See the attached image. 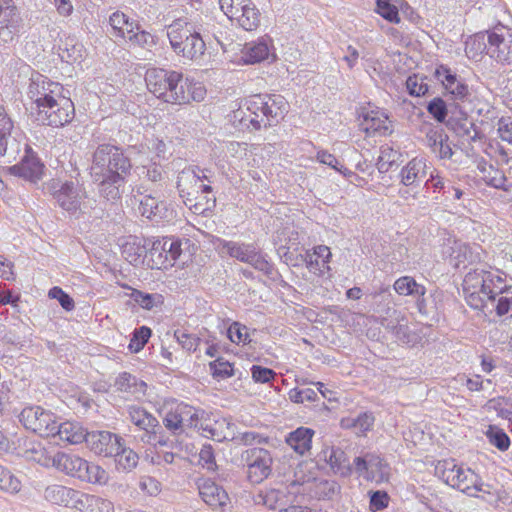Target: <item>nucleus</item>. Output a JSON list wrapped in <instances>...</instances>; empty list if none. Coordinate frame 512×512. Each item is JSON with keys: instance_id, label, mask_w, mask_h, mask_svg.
I'll use <instances>...</instances> for the list:
<instances>
[{"instance_id": "obj_1", "label": "nucleus", "mask_w": 512, "mask_h": 512, "mask_svg": "<svg viewBox=\"0 0 512 512\" xmlns=\"http://www.w3.org/2000/svg\"><path fill=\"white\" fill-rule=\"evenodd\" d=\"M148 90L165 103L189 104L204 100L206 89L200 82L184 78L183 74L163 68H149L145 74Z\"/></svg>"}, {"instance_id": "obj_2", "label": "nucleus", "mask_w": 512, "mask_h": 512, "mask_svg": "<svg viewBox=\"0 0 512 512\" xmlns=\"http://www.w3.org/2000/svg\"><path fill=\"white\" fill-rule=\"evenodd\" d=\"M288 108L282 95L257 94L246 98L243 107L233 111L231 119L242 129L260 130L278 124L288 113Z\"/></svg>"}, {"instance_id": "obj_3", "label": "nucleus", "mask_w": 512, "mask_h": 512, "mask_svg": "<svg viewBox=\"0 0 512 512\" xmlns=\"http://www.w3.org/2000/svg\"><path fill=\"white\" fill-rule=\"evenodd\" d=\"M179 239L163 237L162 239L135 237L132 242H127L123 247V253L127 255L129 262H137L142 257H149V266L152 269H167L172 267L182 253Z\"/></svg>"}, {"instance_id": "obj_4", "label": "nucleus", "mask_w": 512, "mask_h": 512, "mask_svg": "<svg viewBox=\"0 0 512 512\" xmlns=\"http://www.w3.org/2000/svg\"><path fill=\"white\" fill-rule=\"evenodd\" d=\"M132 169L130 158L124 150L112 144H100L92 155L91 175L112 176L117 173L129 176Z\"/></svg>"}, {"instance_id": "obj_5", "label": "nucleus", "mask_w": 512, "mask_h": 512, "mask_svg": "<svg viewBox=\"0 0 512 512\" xmlns=\"http://www.w3.org/2000/svg\"><path fill=\"white\" fill-rule=\"evenodd\" d=\"M174 52L189 60L201 57L205 51V41L191 24L182 20L174 21L167 32Z\"/></svg>"}, {"instance_id": "obj_6", "label": "nucleus", "mask_w": 512, "mask_h": 512, "mask_svg": "<svg viewBox=\"0 0 512 512\" xmlns=\"http://www.w3.org/2000/svg\"><path fill=\"white\" fill-rule=\"evenodd\" d=\"M214 178L215 174L211 169L190 165L178 173L176 188L178 192L185 193L187 196H194L198 188H201L202 193H212L213 188L210 183Z\"/></svg>"}, {"instance_id": "obj_7", "label": "nucleus", "mask_w": 512, "mask_h": 512, "mask_svg": "<svg viewBox=\"0 0 512 512\" xmlns=\"http://www.w3.org/2000/svg\"><path fill=\"white\" fill-rule=\"evenodd\" d=\"M241 462L246 466L247 479L252 484H259L272 472L273 458L267 449L253 447L241 453Z\"/></svg>"}, {"instance_id": "obj_8", "label": "nucleus", "mask_w": 512, "mask_h": 512, "mask_svg": "<svg viewBox=\"0 0 512 512\" xmlns=\"http://www.w3.org/2000/svg\"><path fill=\"white\" fill-rule=\"evenodd\" d=\"M52 102L39 107L37 121L43 125L62 127L69 123L75 114L74 104L66 95L52 98Z\"/></svg>"}, {"instance_id": "obj_9", "label": "nucleus", "mask_w": 512, "mask_h": 512, "mask_svg": "<svg viewBox=\"0 0 512 512\" xmlns=\"http://www.w3.org/2000/svg\"><path fill=\"white\" fill-rule=\"evenodd\" d=\"M24 140L21 129L14 125L6 109L0 105V156L14 160L21 151Z\"/></svg>"}, {"instance_id": "obj_10", "label": "nucleus", "mask_w": 512, "mask_h": 512, "mask_svg": "<svg viewBox=\"0 0 512 512\" xmlns=\"http://www.w3.org/2000/svg\"><path fill=\"white\" fill-rule=\"evenodd\" d=\"M56 419L57 417L51 411L40 406L26 407L19 415V421L23 426L41 437L53 435Z\"/></svg>"}, {"instance_id": "obj_11", "label": "nucleus", "mask_w": 512, "mask_h": 512, "mask_svg": "<svg viewBox=\"0 0 512 512\" xmlns=\"http://www.w3.org/2000/svg\"><path fill=\"white\" fill-rule=\"evenodd\" d=\"M488 55L501 64H512V32L498 25L487 31Z\"/></svg>"}, {"instance_id": "obj_12", "label": "nucleus", "mask_w": 512, "mask_h": 512, "mask_svg": "<svg viewBox=\"0 0 512 512\" xmlns=\"http://www.w3.org/2000/svg\"><path fill=\"white\" fill-rule=\"evenodd\" d=\"M354 472L367 480H383L389 474L388 464L376 452H365L353 460Z\"/></svg>"}, {"instance_id": "obj_13", "label": "nucleus", "mask_w": 512, "mask_h": 512, "mask_svg": "<svg viewBox=\"0 0 512 512\" xmlns=\"http://www.w3.org/2000/svg\"><path fill=\"white\" fill-rule=\"evenodd\" d=\"M58 205L69 214L83 213L82 201L86 197L85 190L73 181H66L53 192Z\"/></svg>"}, {"instance_id": "obj_14", "label": "nucleus", "mask_w": 512, "mask_h": 512, "mask_svg": "<svg viewBox=\"0 0 512 512\" xmlns=\"http://www.w3.org/2000/svg\"><path fill=\"white\" fill-rule=\"evenodd\" d=\"M123 442L124 439L121 436L110 431H91L88 432L86 439L88 448L102 457H112Z\"/></svg>"}, {"instance_id": "obj_15", "label": "nucleus", "mask_w": 512, "mask_h": 512, "mask_svg": "<svg viewBox=\"0 0 512 512\" xmlns=\"http://www.w3.org/2000/svg\"><path fill=\"white\" fill-rule=\"evenodd\" d=\"M65 92L63 86L57 82H52L46 77L39 75L36 79H32L29 85L28 95L36 104L37 109L48 102H52V98H57Z\"/></svg>"}, {"instance_id": "obj_16", "label": "nucleus", "mask_w": 512, "mask_h": 512, "mask_svg": "<svg viewBox=\"0 0 512 512\" xmlns=\"http://www.w3.org/2000/svg\"><path fill=\"white\" fill-rule=\"evenodd\" d=\"M22 146H24L26 154L19 164L9 167V172L12 175L19 176L25 180L36 183L41 180L43 176L44 165L27 145L25 140L22 142Z\"/></svg>"}, {"instance_id": "obj_17", "label": "nucleus", "mask_w": 512, "mask_h": 512, "mask_svg": "<svg viewBox=\"0 0 512 512\" xmlns=\"http://www.w3.org/2000/svg\"><path fill=\"white\" fill-rule=\"evenodd\" d=\"M435 77L440 81L445 90L452 95L455 100L466 101L469 99L471 92L465 81L453 73L446 66H439L435 70Z\"/></svg>"}, {"instance_id": "obj_18", "label": "nucleus", "mask_w": 512, "mask_h": 512, "mask_svg": "<svg viewBox=\"0 0 512 512\" xmlns=\"http://www.w3.org/2000/svg\"><path fill=\"white\" fill-rule=\"evenodd\" d=\"M22 19L16 7L0 8V44L12 43L21 28Z\"/></svg>"}, {"instance_id": "obj_19", "label": "nucleus", "mask_w": 512, "mask_h": 512, "mask_svg": "<svg viewBox=\"0 0 512 512\" xmlns=\"http://www.w3.org/2000/svg\"><path fill=\"white\" fill-rule=\"evenodd\" d=\"M335 475L343 478L350 477L354 472V465L349 461L346 453L339 447H326L319 454Z\"/></svg>"}, {"instance_id": "obj_20", "label": "nucleus", "mask_w": 512, "mask_h": 512, "mask_svg": "<svg viewBox=\"0 0 512 512\" xmlns=\"http://www.w3.org/2000/svg\"><path fill=\"white\" fill-rule=\"evenodd\" d=\"M374 301V312L378 315V322L384 327V323L401 318V312L393 307L392 294L389 288H382L379 292L372 295Z\"/></svg>"}, {"instance_id": "obj_21", "label": "nucleus", "mask_w": 512, "mask_h": 512, "mask_svg": "<svg viewBox=\"0 0 512 512\" xmlns=\"http://www.w3.org/2000/svg\"><path fill=\"white\" fill-rule=\"evenodd\" d=\"M199 431L203 436L218 442L233 441L236 438L235 424L227 418H220L212 422L208 417V420L199 426Z\"/></svg>"}, {"instance_id": "obj_22", "label": "nucleus", "mask_w": 512, "mask_h": 512, "mask_svg": "<svg viewBox=\"0 0 512 512\" xmlns=\"http://www.w3.org/2000/svg\"><path fill=\"white\" fill-rule=\"evenodd\" d=\"M94 183L98 185L99 194L108 201H114L120 198L121 188L124 186L128 176L117 173L112 176L91 175Z\"/></svg>"}, {"instance_id": "obj_23", "label": "nucleus", "mask_w": 512, "mask_h": 512, "mask_svg": "<svg viewBox=\"0 0 512 512\" xmlns=\"http://www.w3.org/2000/svg\"><path fill=\"white\" fill-rule=\"evenodd\" d=\"M185 206L194 214L207 215L216 207V196L212 193H202L201 188L197 189L194 196H187L185 193L178 192Z\"/></svg>"}, {"instance_id": "obj_24", "label": "nucleus", "mask_w": 512, "mask_h": 512, "mask_svg": "<svg viewBox=\"0 0 512 512\" xmlns=\"http://www.w3.org/2000/svg\"><path fill=\"white\" fill-rule=\"evenodd\" d=\"M362 130L370 135H388L392 132L387 115L381 111L371 110L363 115Z\"/></svg>"}, {"instance_id": "obj_25", "label": "nucleus", "mask_w": 512, "mask_h": 512, "mask_svg": "<svg viewBox=\"0 0 512 512\" xmlns=\"http://www.w3.org/2000/svg\"><path fill=\"white\" fill-rule=\"evenodd\" d=\"M82 465H85V459L76 455L58 451L54 454V466L59 472L79 480Z\"/></svg>"}, {"instance_id": "obj_26", "label": "nucleus", "mask_w": 512, "mask_h": 512, "mask_svg": "<svg viewBox=\"0 0 512 512\" xmlns=\"http://www.w3.org/2000/svg\"><path fill=\"white\" fill-rule=\"evenodd\" d=\"M55 429L51 437H56L69 444H80L86 442L88 432L85 431L78 423L73 422H55Z\"/></svg>"}, {"instance_id": "obj_27", "label": "nucleus", "mask_w": 512, "mask_h": 512, "mask_svg": "<svg viewBox=\"0 0 512 512\" xmlns=\"http://www.w3.org/2000/svg\"><path fill=\"white\" fill-rule=\"evenodd\" d=\"M216 250L220 254H227L232 258H235L241 262H246L248 260L249 254L252 252L254 248V244H247L235 241H227L221 238H217L214 242Z\"/></svg>"}, {"instance_id": "obj_28", "label": "nucleus", "mask_w": 512, "mask_h": 512, "mask_svg": "<svg viewBox=\"0 0 512 512\" xmlns=\"http://www.w3.org/2000/svg\"><path fill=\"white\" fill-rule=\"evenodd\" d=\"M202 500L213 509L223 508L228 501L227 492L212 481H205L199 489Z\"/></svg>"}, {"instance_id": "obj_29", "label": "nucleus", "mask_w": 512, "mask_h": 512, "mask_svg": "<svg viewBox=\"0 0 512 512\" xmlns=\"http://www.w3.org/2000/svg\"><path fill=\"white\" fill-rule=\"evenodd\" d=\"M128 415L130 421L139 429L143 430L144 434H149L155 429H160V423L157 418L140 406H129Z\"/></svg>"}, {"instance_id": "obj_30", "label": "nucleus", "mask_w": 512, "mask_h": 512, "mask_svg": "<svg viewBox=\"0 0 512 512\" xmlns=\"http://www.w3.org/2000/svg\"><path fill=\"white\" fill-rule=\"evenodd\" d=\"M427 176V163L423 158H413L400 172L401 183L411 186Z\"/></svg>"}, {"instance_id": "obj_31", "label": "nucleus", "mask_w": 512, "mask_h": 512, "mask_svg": "<svg viewBox=\"0 0 512 512\" xmlns=\"http://www.w3.org/2000/svg\"><path fill=\"white\" fill-rule=\"evenodd\" d=\"M314 430L307 427H299L290 432L286 437V443L298 454L304 455L311 449Z\"/></svg>"}, {"instance_id": "obj_32", "label": "nucleus", "mask_w": 512, "mask_h": 512, "mask_svg": "<svg viewBox=\"0 0 512 512\" xmlns=\"http://www.w3.org/2000/svg\"><path fill=\"white\" fill-rule=\"evenodd\" d=\"M425 185L431 186L434 192L442 193L447 200H459L463 195L461 189L453 186L451 181L441 177L435 170L430 172L429 179H427Z\"/></svg>"}, {"instance_id": "obj_33", "label": "nucleus", "mask_w": 512, "mask_h": 512, "mask_svg": "<svg viewBox=\"0 0 512 512\" xmlns=\"http://www.w3.org/2000/svg\"><path fill=\"white\" fill-rule=\"evenodd\" d=\"M456 473L457 474L454 479L455 484H451V487L471 496L482 491L479 486V477L471 469H464L461 467Z\"/></svg>"}, {"instance_id": "obj_34", "label": "nucleus", "mask_w": 512, "mask_h": 512, "mask_svg": "<svg viewBox=\"0 0 512 512\" xmlns=\"http://www.w3.org/2000/svg\"><path fill=\"white\" fill-rule=\"evenodd\" d=\"M112 457L114 458L115 469L118 472H132L139 463L138 454L133 449L127 447L125 441Z\"/></svg>"}, {"instance_id": "obj_35", "label": "nucleus", "mask_w": 512, "mask_h": 512, "mask_svg": "<svg viewBox=\"0 0 512 512\" xmlns=\"http://www.w3.org/2000/svg\"><path fill=\"white\" fill-rule=\"evenodd\" d=\"M177 407L185 430L187 428H195L199 431V426L205 423V420H208V413L203 409H198L185 403H179Z\"/></svg>"}, {"instance_id": "obj_36", "label": "nucleus", "mask_w": 512, "mask_h": 512, "mask_svg": "<svg viewBox=\"0 0 512 512\" xmlns=\"http://www.w3.org/2000/svg\"><path fill=\"white\" fill-rule=\"evenodd\" d=\"M287 501L286 488H270L259 491L254 496V502L258 505L266 506L269 509H276Z\"/></svg>"}, {"instance_id": "obj_37", "label": "nucleus", "mask_w": 512, "mask_h": 512, "mask_svg": "<svg viewBox=\"0 0 512 512\" xmlns=\"http://www.w3.org/2000/svg\"><path fill=\"white\" fill-rule=\"evenodd\" d=\"M237 25L246 31L256 30L261 22V13L256 5L250 0L247 6L241 10L233 20Z\"/></svg>"}, {"instance_id": "obj_38", "label": "nucleus", "mask_w": 512, "mask_h": 512, "mask_svg": "<svg viewBox=\"0 0 512 512\" xmlns=\"http://www.w3.org/2000/svg\"><path fill=\"white\" fill-rule=\"evenodd\" d=\"M109 25L111 26L113 37L126 39L128 33L133 29H138V24L130 21L129 17L123 12L116 11L109 17Z\"/></svg>"}, {"instance_id": "obj_39", "label": "nucleus", "mask_w": 512, "mask_h": 512, "mask_svg": "<svg viewBox=\"0 0 512 512\" xmlns=\"http://www.w3.org/2000/svg\"><path fill=\"white\" fill-rule=\"evenodd\" d=\"M115 387L121 392L139 397L140 395H144L146 384L138 380L134 375L123 372L116 378Z\"/></svg>"}, {"instance_id": "obj_40", "label": "nucleus", "mask_w": 512, "mask_h": 512, "mask_svg": "<svg viewBox=\"0 0 512 512\" xmlns=\"http://www.w3.org/2000/svg\"><path fill=\"white\" fill-rule=\"evenodd\" d=\"M74 492L70 487L53 484L45 488L44 498L51 504L68 507Z\"/></svg>"}, {"instance_id": "obj_41", "label": "nucleus", "mask_w": 512, "mask_h": 512, "mask_svg": "<svg viewBox=\"0 0 512 512\" xmlns=\"http://www.w3.org/2000/svg\"><path fill=\"white\" fill-rule=\"evenodd\" d=\"M109 475L100 465L85 460L82 465L79 480L89 484L105 485L108 482Z\"/></svg>"}, {"instance_id": "obj_42", "label": "nucleus", "mask_w": 512, "mask_h": 512, "mask_svg": "<svg viewBox=\"0 0 512 512\" xmlns=\"http://www.w3.org/2000/svg\"><path fill=\"white\" fill-rule=\"evenodd\" d=\"M109 475L100 465L85 460L82 465L79 480L89 484L105 485L108 482Z\"/></svg>"}, {"instance_id": "obj_43", "label": "nucleus", "mask_w": 512, "mask_h": 512, "mask_svg": "<svg viewBox=\"0 0 512 512\" xmlns=\"http://www.w3.org/2000/svg\"><path fill=\"white\" fill-rule=\"evenodd\" d=\"M269 55L268 44L265 41L246 43L242 49V60L246 64H254L265 60Z\"/></svg>"}, {"instance_id": "obj_44", "label": "nucleus", "mask_w": 512, "mask_h": 512, "mask_svg": "<svg viewBox=\"0 0 512 512\" xmlns=\"http://www.w3.org/2000/svg\"><path fill=\"white\" fill-rule=\"evenodd\" d=\"M394 290L403 296H414L422 297L426 293V289L423 285L418 284L414 278L410 276H403L398 278L394 285Z\"/></svg>"}, {"instance_id": "obj_45", "label": "nucleus", "mask_w": 512, "mask_h": 512, "mask_svg": "<svg viewBox=\"0 0 512 512\" xmlns=\"http://www.w3.org/2000/svg\"><path fill=\"white\" fill-rule=\"evenodd\" d=\"M25 455L26 458L37 462L43 467L50 468L54 466V454H49L40 443H31V446L26 449Z\"/></svg>"}, {"instance_id": "obj_46", "label": "nucleus", "mask_w": 512, "mask_h": 512, "mask_svg": "<svg viewBox=\"0 0 512 512\" xmlns=\"http://www.w3.org/2000/svg\"><path fill=\"white\" fill-rule=\"evenodd\" d=\"M452 127L457 136L464 140L475 142L479 138V132L475 124L467 117L458 119Z\"/></svg>"}, {"instance_id": "obj_47", "label": "nucleus", "mask_w": 512, "mask_h": 512, "mask_svg": "<svg viewBox=\"0 0 512 512\" xmlns=\"http://www.w3.org/2000/svg\"><path fill=\"white\" fill-rule=\"evenodd\" d=\"M341 493V486L335 480L323 479L315 485V494L322 500H334Z\"/></svg>"}, {"instance_id": "obj_48", "label": "nucleus", "mask_w": 512, "mask_h": 512, "mask_svg": "<svg viewBox=\"0 0 512 512\" xmlns=\"http://www.w3.org/2000/svg\"><path fill=\"white\" fill-rule=\"evenodd\" d=\"M130 297L139 306L147 310H152L153 308L163 304V296L158 293L150 294L133 289Z\"/></svg>"}, {"instance_id": "obj_49", "label": "nucleus", "mask_w": 512, "mask_h": 512, "mask_svg": "<svg viewBox=\"0 0 512 512\" xmlns=\"http://www.w3.org/2000/svg\"><path fill=\"white\" fill-rule=\"evenodd\" d=\"M463 290L485 292V269L476 268L469 271L463 280Z\"/></svg>"}, {"instance_id": "obj_50", "label": "nucleus", "mask_w": 512, "mask_h": 512, "mask_svg": "<svg viewBox=\"0 0 512 512\" xmlns=\"http://www.w3.org/2000/svg\"><path fill=\"white\" fill-rule=\"evenodd\" d=\"M461 467L458 466L453 460H443L439 461L435 467V473L438 477H440L446 484L449 486L451 484H455V476L456 472Z\"/></svg>"}, {"instance_id": "obj_51", "label": "nucleus", "mask_w": 512, "mask_h": 512, "mask_svg": "<svg viewBox=\"0 0 512 512\" xmlns=\"http://www.w3.org/2000/svg\"><path fill=\"white\" fill-rule=\"evenodd\" d=\"M247 264L251 265L254 269L263 272L267 276H271L274 272L273 264H271L264 255H262L254 246L252 252L246 260Z\"/></svg>"}, {"instance_id": "obj_52", "label": "nucleus", "mask_w": 512, "mask_h": 512, "mask_svg": "<svg viewBox=\"0 0 512 512\" xmlns=\"http://www.w3.org/2000/svg\"><path fill=\"white\" fill-rule=\"evenodd\" d=\"M209 369L214 379H226L234 375L233 366L222 357L209 363Z\"/></svg>"}, {"instance_id": "obj_53", "label": "nucleus", "mask_w": 512, "mask_h": 512, "mask_svg": "<svg viewBox=\"0 0 512 512\" xmlns=\"http://www.w3.org/2000/svg\"><path fill=\"white\" fill-rule=\"evenodd\" d=\"M163 424L173 435L184 433L185 428L182 424L181 414L178 411L177 405L166 413L163 418Z\"/></svg>"}, {"instance_id": "obj_54", "label": "nucleus", "mask_w": 512, "mask_h": 512, "mask_svg": "<svg viewBox=\"0 0 512 512\" xmlns=\"http://www.w3.org/2000/svg\"><path fill=\"white\" fill-rule=\"evenodd\" d=\"M374 421L375 418L372 413L364 412L358 415L357 418H348L343 420L342 423L345 427H354L364 434L372 428Z\"/></svg>"}, {"instance_id": "obj_55", "label": "nucleus", "mask_w": 512, "mask_h": 512, "mask_svg": "<svg viewBox=\"0 0 512 512\" xmlns=\"http://www.w3.org/2000/svg\"><path fill=\"white\" fill-rule=\"evenodd\" d=\"M151 334V329L146 326L136 328L128 345L130 352L138 353L142 350L151 337Z\"/></svg>"}, {"instance_id": "obj_56", "label": "nucleus", "mask_w": 512, "mask_h": 512, "mask_svg": "<svg viewBox=\"0 0 512 512\" xmlns=\"http://www.w3.org/2000/svg\"><path fill=\"white\" fill-rule=\"evenodd\" d=\"M485 434L490 444L494 445L500 451L508 450L510 446V438L502 429L496 426H489Z\"/></svg>"}, {"instance_id": "obj_57", "label": "nucleus", "mask_w": 512, "mask_h": 512, "mask_svg": "<svg viewBox=\"0 0 512 512\" xmlns=\"http://www.w3.org/2000/svg\"><path fill=\"white\" fill-rule=\"evenodd\" d=\"M398 157V152L395 151L392 147L386 145L382 146L380 150V155L377 161V169L380 173H386L390 170L392 165L396 162Z\"/></svg>"}, {"instance_id": "obj_58", "label": "nucleus", "mask_w": 512, "mask_h": 512, "mask_svg": "<svg viewBox=\"0 0 512 512\" xmlns=\"http://www.w3.org/2000/svg\"><path fill=\"white\" fill-rule=\"evenodd\" d=\"M484 51L488 54V42L486 43L484 34L475 35L467 40L465 52L469 58H475Z\"/></svg>"}, {"instance_id": "obj_59", "label": "nucleus", "mask_w": 512, "mask_h": 512, "mask_svg": "<svg viewBox=\"0 0 512 512\" xmlns=\"http://www.w3.org/2000/svg\"><path fill=\"white\" fill-rule=\"evenodd\" d=\"M494 281L495 283L491 286V290L484 292V295H487L489 301L494 302L497 296L512 294V285L506 283V276L503 272L500 271L497 279Z\"/></svg>"}, {"instance_id": "obj_60", "label": "nucleus", "mask_w": 512, "mask_h": 512, "mask_svg": "<svg viewBox=\"0 0 512 512\" xmlns=\"http://www.w3.org/2000/svg\"><path fill=\"white\" fill-rule=\"evenodd\" d=\"M133 45L141 48L150 49L155 45V37L144 30L133 29L126 37Z\"/></svg>"}, {"instance_id": "obj_61", "label": "nucleus", "mask_w": 512, "mask_h": 512, "mask_svg": "<svg viewBox=\"0 0 512 512\" xmlns=\"http://www.w3.org/2000/svg\"><path fill=\"white\" fill-rule=\"evenodd\" d=\"M21 488V482L6 468L0 465V489L16 493Z\"/></svg>"}, {"instance_id": "obj_62", "label": "nucleus", "mask_w": 512, "mask_h": 512, "mask_svg": "<svg viewBox=\"0 0 512 512\" xmlns=\"http://www.w3.org/2000/svg\"><path fill=\"white\" fill-rule=\"evenodd\" d=\"M376 12L391 23H399L400 17L398 9L387 0H376Z\"/></svg>"}, {"instance_id": "obj_63", "label": "nucleus", "mask_w": 512, "mask_h": 512, "mask_svg": "<svg viewBox=\"0 0 512 512\" xmlns=\"http://www.w3.org/2000/svg\"><path fill=\"white\" fill-rule=\"evenodd\" d=\"M449 137L442 128L430 127L425 135L427 146L431 149L432 153L437 151V148L443 141H448Z\"/></svg>"}, {"instance_id": "obj_64", "label": "nucleus", "mask_w": 512, "mask_h": 512, "mask_svg": "<svg viewBox=\"0 0 512 512\" xmlns=\"http://www.w3.org/2000/svg\"><path fill=\"white\" fill-rule=\"evenodd\" d=\"M406 87L411 96L417 97L424 96L429 90V86L424 82V78L417 74H413L407 78Z\"/></svg>"}]
</instances>
